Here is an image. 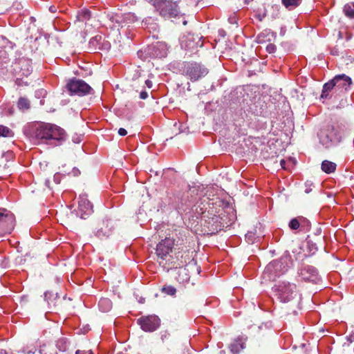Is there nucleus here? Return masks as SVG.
Wrapping results in <instances>:
<instances>
[{
  "label": "nucleus",
  "mask_w": 354,
  "mask_h": 354,
  "mask_svg": "<svg viewBox=\"0 0 354 354\" xmlns=\"http://www.w3.org/2000/svg\"><path fill=\"white\" fill-rule=\"evenodd\" d=\"M278 298L283 303L281 308L287 314H295L299 308L301 298L296 291V286L290 283H283L277 288Z\"/></svg>",
  "instance_id": "nucleus-1"
},
{
  "label": "nucleus",
  "mask_w": 354,
  "mask_h": 354,
  "mask_svg": "<svg viewBox=\"0 0 354 354\" xmlns=\"http://www.w3.org/2000/svg\"><path fill=\"white\" fill-rule=\"evenodd\" d=\"M35 136L37 139L42 141L49 140H62L64 139L65 131L57 125L41 123L35 129Z\"/></svg>",
  "instance_id": "nucleus-2"
},
{
  "label": "nucleus",
  "mask_w": 354,
  "mask_h": 354,
  "mask_svg": "<svg viewBox=\"0 0 354 354\" xmlns=\"http://www.w3.org/2000/svg\"><path fill=\"white\" fill-rule=\"evenodd\" d=\"M222 220L220 214L214 213L213 209L202 212V225L207 229L209 234H215L224 227Z\"/></svg>",
  "instance_id": "nucleus-3"
},
{
  "label": "nucleus",
  "mask_w": 354,
  "mask_h": 354,
  "mask_svg": "<svg viewBox=\"0 0 354 354\" xmlns=\"http://www.w3.org/2000/svg\"><path fill=\"white\" fill-rule=\"evenodd\" d=\"M153 5L165 18L176 17L179 14V9L176 1L172 0H152Z\"/></svg>",
  "instance_id": "nucleus-4"
},
{
  "label": "nucleus",
  "mask_w": 354,
  "mask_h": 354,
  "mask_svg": "<svg viewBox=\"0 0 354 354\" xmlns=\"http://www.w3.org/2000/svg\"><path fill=\"white\" fill-rule=\"evenodd\" d=\"M320 142L327 147L332 144H337L342 140V135L333 125H329L319 134Z\"/></svg>",
  "instance_id": "nucleus-5"
},
{
  "label": "nucleus",
  "mask_w": 354,
  "mask_h": 354,
  "mask_svg": "<svg viewBox=\"0 0 354 354\" xmlns=\"http://www.w3.org/2000/svg\"><path fill=\"white\" fill-rule=\"evenodd\" d=\"M66 88L70 92L71 95H75L78 96L86 95L93 91V88L86 82L82 80L73 78L68 81Z\"/></svg>",
  "instance_id": "nucleus-6"
},
{
  "label": "nucleus",
  "mask_w": 354,
  "mask_h": 354,
  "mask_svg": "<svg viewBox=\"0 0 354 354\" xmlns=\"http://www.w3.org/2000/svg\"><path fill=\"white\" fill-rule=\"evenodd\" d=\"M15 226V215L5 208H0V236L11 233Z\"/></svg>",
  "instance_id": "nucleus-7"
},
{
  "label": "nucleus",
  "mask_w": 354,
  "mask_h": 354,
  "mask_svg": "<svg viewBox=\"0 0 354 354\" xmlns=\"http://www.w3.org/2000/svg\"><path fill=\"white\" fill-rule=\"evenodd\" d=\"M183 72L192 81L195 82L205 77L208 73V70L201 64L192 62L185 65Z\"/></svg>",
  "instance_id": "nucleus-8"
},
{
  "label": "nucleus",
  "mask_w": 354,
  "mask_h": 354,
  "mask_svg": "<svg viewBox=\"0 0 354 354\" xmlns=\"http://www.w3.org/2000/svg\"><path fill=\"white\" fill-rule=\"evenodd\" d=\"M290 257L288 255H283L279 259L272 261L266 268L268 272H274L276 274H283L288 270Z\"/></svg>",
  "instance_id": "nucleus-9"
},
{
  "label": "nucleus",
  "mask_w": 354,
  "mask_h": 354,
  "mask_svg": "<svg viewBox=\"0 0 354 354\" xmlns=\"http://www.w3.org/2000/svg\"><path fill=\"white\" fill-rule=\"evenodd\" d=\"M137 322L141 328L146 332L156 330L160 324V319L156 315L142 316L138 319Z\"/></svg>",
  "instance_id": "nucleus-10"
},
{
  "label": "nucleus",
  "mask_w": 354,
  "mask_h": 354,
  "mask_svg": "<svg viewBox=\"0 0 354 354\" xmlns=\"http://www.w3.org/2000/svg\"><path fill=\"white\" fill-rule=\"evenodd\" d=\"M174 245V240L166 237L156 245V254L158 258L165 259V257L172 251Z\"/></svg>",
  "instance_id": "nucleus-11"
},
{
  "label": "nucleus",
  "mask_w": 354,
  "mask_h": 354,
  "mask_svg": "<svg viewBox=\"0 0 354 354\" xmlns=\"http://www.w3.org/2000/svg\"><path fill=\"white\" fill-rule=\"evenodd\" d=\"M79 212L80 213V217L83 219H86L93 212V205L88 201V196L86 194H82L79 198Z\"/></svg>",
  "instance_id": "nucleus-12"
},
{
  "label": "nucleus",
  "mask_w": 354,
  "mask_h": 354,
  "mask_svg": "<svg viewBox=\"0 0 354 354\" xmlns=\"http://www.w3.org/2000/svg\"><path fill=\"white\" fill-rule=\"evenodd\" d=\"M333 83L337 91L344 93L348 91L352 84V80L345 74L337 75L333 78Z\"/></svg>",
  "instance_id": "nucleus-13"
},
{
  "label": "nucleus",
  "mask_w": 354,
  "mask_h": 354,
  "mask_svg": "<svg viewBox=\"0 0 354 354\" xmlns=\"http://www.w3.org/2000/svg\"><path fill=\"white\" fill-rule=\"evenodd\" d=\"M245 347V343L242 339L238 338L230 344L229 349L232 354H239Z\"/></svg>",
  "instance_id": "nucleus-14"
},
{
  "label": "nucleus",
  "mask_w": 354,
  "mask_h": 354,
  "mask_svg": "<svg viewBox=\"0 0 354 354\" xmlns=\"http://www.w3.org/2000/svg\"><path fill=\"white\" fill-rule=\"evenodd\" d=\"M275 37L274 33L271 31H265L257 36V41L259 44H263L266 41H271L272 38Z\"/></svg>",
  "instance_id": "nucleus-15"
},
{
  "label": "nucleus",
  "mask_w": 354,
  "mask_h": 354,
  "mask_svg": "<svg viewBox=\"0 0 354 354\" xmlns=\"http://www.w3.org/2000/svg\"><path fill=\"white\" fill-rule=\"evenodd\" d=\"M336 164L331 161L325 160L322 163V170L326 174L333 173L336 170Z\"/></svg>",
  "instance_id": "nucleus-16"
},
{
  "label": "nucleus",
  "mask_w": 354,
  "mask_h": 354,
  "mask_svg": "<svg viewBox=\"0 0 354 354\" xmlns=\"http://www.w3.org/2000/svg\"><path fill=\"white\" fill-rule=\"evenodd\" d=\"M98 306L101 311L109 312L112 308V302L108 298H101Z\"/></svg>",
  "instance_id": "nucleus-17"
},
{
  "label": "nucleus",
  "mask_w": 354,
  "mask_h": 354,
  "mask_svg": "<svg viewBox=\"0 0 354 354\" xmlns=\"http://www.w3.org/2000/svg\"><path fill=\"white\" fill-rule=\"evenodd\" d=\"M302 0H281L282 4L286 8L292 10L299 6Z\"/></svg>",
  "instance_id": "nucleus-18"
},
{
  "label": "nucleus",
  "mask_w": 354,
  "mask_h": 354,
  "mask_svg": "<svg viewBox=\"0 0 354 354\" xmlns=\"http://www.w3.org/2000/svg\"><path fill=\"white\" fill-rule=\"evenodd\" d=\"M17 107L19 109L24 111L30 108V103L28 98L24 97H19L17 102Z\"/></svg>",
  "instance_id": "nucleus-19"
},
{
  "label": "nucleus",
  "mask_w": 354,
  "mask_h": 354,
  "mask_svg": "<svg viewBox=\"0 0 354 354\" xmlns=\"http://www.w3.org/2000/svg\"><path fill=\"white\" fill-rule=\"evenodd\" d=\"M91 17V12L90 10H87V9H83V10H81V11H80L78 12V15H77V19L79 21H86L87 20H88Z\"/></svg>",
  "instance_id": "nucleus-20"
},
{
  "label": "nucleus",
  "mask_w": 354,
  "mask_h": 354,
  "mask_svg": "<svg viewBox=\"0 0 354 354\" xmlns=\"http://www.w3.org/2000/svg\"><path fill=\"white\" fill-rule=\"evenodd\" d=\"M344 12L350 19L354 18V3H347L344 6Z\"/></svg>",
  "instance_id": "nucleus-21"
},
{
  "label": "nucleus",
  "mask_w": 354,
  "mask_h": 354,
  "mask_svg": "<svg viewBox=\"0 0 354 354\" xmlns=\"http://www.w3.org/2000/svg\"><path fill=\"white\" fill-rule=\"evenodd\" d=\"M14 136L13 131L8 127L0 124V137L11 138Z\"/></svg>",
  "instance_id": "nucleus-22"
},
{
  "label": "nucleus",
  "mask_w": 354,
  "mask_h": 354,
  "mask_svg": "<svg viewBox=\"0 0 354 354\" xmlns=\"http://www.w3.org/2000/svg\"><path fill=\"white\" fill-rule=\"evenodd\" d=\"M161 292L167 295L174 296L177 290L171 285H165L161 288Z\"/></svg>",
  "instance_id": "nucleus-23"
},
{
  "label": "nucleus",
  "mask_w": 354,
  "mask_h": 354,
  "mask_svg": "<svg viewBox=\"0 0 354 354\" xmlns=\"http://www.w3.org/2000/svg\"><path fill=\"white\" fill-rule=\"evenodd\" d=\"M102 40V37L100 35H96L91 39L89 44L92 46L95 49L101 48V41Z\"/></svg>",
  "instance_id": "nucleus-24"
},
{
  "label": "nucleus",
  "mask_w": 354,
  "mask_h": 354,
  "mask_svg": "<svg viewBox=\"0 0 354 354\" xmlns=\"http://www.w3.org/2000/svg\"><path fill=\"white\" fill-rule=\"evenodd\" d=\"M304 220L302 216L292 218L289 223V227L291 230H297L300 226V222Z\"/></svg>",
  "instance_id": "nucleus-25"
},
{
  "label": "nucleus",
  "mask_w": 354,
  "mask_h": 354,
  "mask_svg": "<svg viewBox=\"0 0 354 354\" xmlns=\"http://www.w3.org/2000/svg\"><path fill=\"white\" fill-rule=\"evenodd\" d=\"M322 90L327 92H331L334 90L335 92H337L336 86H335L333 83V79L324 84Z\"/></svg>",
  "instance_id": "nucleus-26"
},
{
  "label": "nucleus",
  "mask_w": 354,
  "mask_h": 354,
  "mask_svg": "<svg viewBox=\"0 0 354 354\" xmlns=\"http://www.w3.org/2000/svg\"><path fill=\"white\" fill-rule=\"evenodd\" d=\"M305 272H309L312 276H315L317 274V270L315 269V268L310 266H306L304 267L301 270L300 274L302 276H304Z\"/></svg>",
  "instance_id": "nucleus-27"
},
{
  "label": "nucleus",
  "mask_w": 354,
  "mask_h": 354,
  "mask_svg": "<svg viewBox=\"0 0 354 354\" xmlns=\"http://www.w3.org/2000/svg\"><path fill=\"white\" fill-rule=\"evenodd\" d=\"M109 232L110 230H105V232H104L102 230V229H100L98 230L97 232H96V234L95 235L100 239L104 238V237H106L109 235Z\"/></svg>",
  "instance_id": "nucleus-28"
},
{
  "label": "nucleus",
  "mask_w": 354,
  "mask_h": 354,
  "mask_svg": "<svg viewBox=\"0 0 354 354\" xmlns=\"http://www.w3.org/2000/svg\"><path fill=\"white\" fill-rule=\"evenodd\" d=\"M266 48L269 53H273L276 51L277 47L274 44L269 43L266 46Z\"/></svg>",
  "instance_id": "nucleus-29"
},
{
  "label": "nucleus",
  "mask_w": 354,
  "mask_h": 354,
  "mask_svg": "<svg viewBox=\"0 0 354 354\" xmlns=\"http://www.w3.org/2000/svg\"><path fill=\"white\" fill-rule=\"evenodd\" d=\"M53 296V295L50 292H45V294H44V297H45L46 299L48 301V304H53V305L54 306H55L56 302H53V301L50 300V297Z\"/></svg>",
  "instance_id": "nucleus-30"
},
{
  "label": "nucleus",
  "mask_w": 354,
  "mask_h": 354,
  "mask_svg": "<svg viewBox=\"0 0 354 354\" xmlns=\"http://www.w3.org/2000/svg\"><path fill=\"white\" fill-rule=\"evenodd\" d=\"M123 19L124 21H134V19H135V16L133 14H131V13H126L123 16Z\"/></svg>",
  "instance_id": "nucleus-31"
},
{
  "label": "nucleus",
  "mask_w": 354,
  "mask_h": 354,
  "mask_svg": "<svg viewBox=\"0 0 354 354\" xmlns=\"http://www.w3.org/2000/svg\"><path fill=\"white\" fill-rule=\"evenodd\" d=\"M170 334L167 332V331H165L162 335H161V339L163 342H168L169 340V338H170Z\"/></svg>",
  "instance_id": "nucleus-32"
},
{
  "label": "nucleus",
  "mask_w": 354,
  "mask_h": 354,
  "mask_svg": "<svg viewBox=\"0 0 354 354\" xmlns=\"http://www.w3.org/2000/svg\"><path fill=\"white\" fill-rule=\"evenodd\" d=\"M331 97V95H330V92L325 91L322 90V94L320 95V99H328Z\"/></svg>",
  "instance_id": "nucleus-33"
},
{
  "label": "nucleus",
  "mask_w": 354,
  "mask_h": 354,
  "mask_svg": "<svg viewBox=\"0 0 354 354\" xmlns=\"http://www.w3.org/2000/svg\"><path fill=\"white\" fill-rule=\"evenodd\" d=\"M16 84H17L18 86H24V85H25V86H28V85L29 84V82H24V81L22 79H21V78H17V79L16 80Z\"/></svg>",
  "instance_id": "nucleus-34"
},
{
  "label": "nucleus",
  "mask_w": 354,
  "mask_h": 354,
  "mask_svg": "<svg viewBox=\"0 0 354 354\" xmlns=\"http://www.w3.org/2000/svg\"><path fill=\"white\" fill-rule=\"evenodd\" d=\"M75 354H93L91 350L88 351H81V350H77L75 352Z\"/></svg>",
  "instance_id": "nucleus-35"
},
{
  "label": "nucleus",
  "mask_w": 354,
  "mask_h": 354,
  "mask_svg": "<svg viewBox=\"0 0 354 354\" xmlns=\"http://www.w3.org/2000/svg\"><path fill=\"white\" fill-rule=\"evenodd\" d=\"M148 97V93L145 91H142L140 93V98L142 100H145Z\"/></svg>",
  "instance_id": "nucleus-36"
},
{
  "label": "nucleus",
  "mask_w": 354,
  "mask_h": 354,
  "mask_svg": "<svg viewBox=\"0 0 354 354\" xmlns=\"http://www.w3.org/2000/svg\"><path fill=\"white\" fill-rule=\"evenodd\" d=\"M118 133L120 136H124L127 134V131L124 128H120Z\"/></svg>",
  "instance_id": "nucleus-37"
},
{
  "label": "nucleus",
  "mask_w": 354,
  "mask_h": 354,
  "mask_svg": "<svg viewBox=\"0 0 354 354\" xmlns=\"http://www.w3.org/2000/svg\"><path fill=\"white\" fill-rule=\"evenodd\" d=\"M279 165L281 166V167L283 169H287V167H286V162L284 159H281L280 161H279Z\"/></svg>",
  "instance_id": "nucleus-38"
},
{
  "label": "nucleus",
  "mask_w": 354,
  "mask_h": 354,
  "mask_svg": "<svg viewBox=\"0 0 354 354\" xmlns=\"http://www.w3.org/2000/svg\"><path fill=\"white\" fill-rule=\"evenodd\" d=\"M145 84L147 85V86L149 88H151L152 87V82L149 80H147L145 81Z\"/></svg>",
  "instance_id": "nucleus-39"
},
{
  "label": "nucleus",
  "mask_w": 354,
  "mask_h": 354,
  "mask_svg": "<svg viewBox=\"0 0 354 354\" xmlns=\"http://www.w3.org/2000/svg\"><path fill=\"white\" fill-rule=\"evenodd\" d=\"M45 184H46V186L48 188V189H52L53 187L51 186L50 185V180H46L45 181Z\"/></svg>",
  "instance_id": "nucleus-40"
},
{
  "label": "nucleus",
  "mask_w": 354,
  "mask_h": 354,
  "mask_svg": "<svg viewBox=\"0 0 354 354\" xmlns=\"http://www.w3.org/2000/svg\"><path fill=\"white\" fill-rule=\"evenodd\" d=\"M196 261L194 260V259H192V260L189 262L187 266H196Z\"/></svg>",
  "instance_id": "nucleus-41"
},
{
  "label": "nucleus",
  "mask_w": 354,
  "mask_h": 354,
  "mask_svg": "<svg viewBox=\"0 0 354 354\" xmlns=\"http://www.w3.org/2000/svg\"><path fill=\"white\" fill-rule=\"evenodd\" d=\"M185 350H187V352L188 353L189 352V342H187L185 345Z\"/></svg>",
  "instance_id": "nucleus-42"
},
{
  "label": "nucleus",
  "mask_w": 354,
  "mask_h": 354,
  "mask_svg": "<svg viewBox=\"0 0 354 354\" xmlns=\"http://www.w3.org/2000/svg\"><path fill=\"white\" fill-rule=\"evenodd\" d=\"M0 41H2L3 44H5L8 41V40L3 36H0Z\"/></svg>",
  "instance_id": "nucleus-43"
},
{
  "label": "nucleus",
  "mask_w": 354,
  "mask_h": 354,
  "mask_svg": "<svg viewBox=\"0 0 354 354\" xmlns=\"http://www.w3.org/2000/svg\"><path fill=\"white\" fill-rule=\"evenodd\" d=\"M348 340L350 342H353V340H354V337H353V335H350V336L348 337Z\"/></svg>",
  "instance_id": "nucleus-44"
},
{
  "label": "nucleus",
  "mask_w": 354,
  "mask_h": 354,
  "mask_svg": "<svg viewBox=\"0 0 354 354\" xmlns=\"http://www.w3.org/2000/svg\"><path fill=\"white\" fill-rule=\"evenodd\" d=\"M337 37H338V39H342V32H341V31H339V32H338V35H337Z\"/></svg>",
  "instance_id": "nucleus-45"
},
{
  "label": "nucleus",
  "mask_w": 354,
  "mask_h": 354,
  "mask_svg": "<svg viewBox=\"0 0 354 354\" xmlns=\"http://www.w3.org/2000/svg\"><path fill=\"white\" fill-rule=\"evenodd\" d=\"M53 178H54V181L55 182L56 184H58L59 183L58 180H56L55 176H53Z\"/></svg>",
  "instance_id": "nucleus-46"
},
{
  "label": "nucleus",
  "mask_w": 354,
  "mask_h": 354,
  "mask_svg": "<svg viewBox=\"0 0 354 354\" xmlns=\"http://www.w3.org/2000/svg\"><path fill=\"white\" fill-rule=\"evenodd\" d=\"M305 192H306V193H309L310 189H306Z\"/></svg>",
  "instance_id": "nucleus-47"
},
{
  "label": "nucleus",
  "mask_w": 354,
  "mask_h": 354,
  "mask_svg": "<svg viewBox=\"0 0 354 354\" xmlns=\"http://www.w3.org/2000/svg\"><path fill=\"white\" fill-rule=\"evenodd\" d=\"M245 1L246 3H249V0H245Z\"/></svg>",
  "instance_id": "nucleus-48"
}]
</instances>
